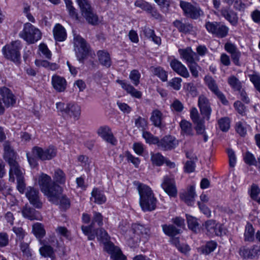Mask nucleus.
<instances>
[{"instance_id": "obj_56", "label": "nucleus", "mask_w": 260, "mask_h": 260, "mask_svg": "<svg viewBox=\"0 0 260 260\" xmlns=\"http://www.w3.org/2000/svg\"><path fill=\"white\" fill-rule=\"evenodd\" d=\"M141 76V75L139 71L138 70L135 69L131 71L129 78L134 85L137 86L140 84Z\"/></svg>"}, {"instance_id": "obj_38", "label": "nucleus", "mask_w": 260, "mask_h": 260, "mask_svg": "<svg viewBox=\"0 0 260 260\" xmlns=\"http://www.w3.org/2000/svg\"><path fill=\"white\" fill-rule=\"evenodd\" d=\"M32 230L35 236L40 241L45 237L46 233L43 224L40 222L35 223L32 226Z\"/></svg>"}, {"instance_id": "obj_17", "label": "nucleus", "mask_w": 260, "mask_h": 260, "mask_svg": "<svg viewBox=\"0 0 260 260\" xmlns=\"http://www.w3.org/2000/svg\"><path fill=\"white\" fill-rule=\"evenodd\" d=\"M178 144V141L175 136L167 135L159 139L157 147L163 151H170L176 148Z\"/></svg>"}, {"instance_id": "obj_33", "label": "nucleus", "mask_w": 260, "mask_h": 260, "mask_svg": "<svg viewBox=\"0 0 260 260\" xmlns=\"http://www.w3.org/2000/svg\"><path fill=\"white\" fill-rule=\"evenodd\" d=\"M91 196L94 199V203L98 205H103L107 202V197L104 192L96 187L92 188Z\"/></svg>"}, {"instance_id": "obj_55", "label": "nucleus", "mask_w": 260, "mask_h": 260, "mask_svg": "<svg viewBox=\"0 0 260 260\" xmlns=\"http://www.w3.org/2000/svg\"><path fill=\"white\" fill-rule=\"evenodd\" d=\"M248 76L255 89L260 93V75L257 73H254L249 75Z\"/></svg>"}, {"instance_id": "obj_23", "label": "nucleus", "mask_w": 260, "mask_h": 260, "mask_svg": "<svg viewBox=\"0 0 260 260\" xmlns=\"http://www.w3.org/2000/svg\"><path fill=\"white\" fill-rule=\"evenodd\" d=\"M4 154L3 158L9 165L14 164L17 162V153L11 146L9 141H6L3 144Z\"/></svg>"}, {"instance_id": "obj_21", "label": "nucleus", "mask_w": 260, "mask_h": 260, "mask_svg": "<svg viewBox=\"0 0 260 260\" xmlns=\"http://www.w3.org/2000/svg\"><path fill=\"white\" fill-rule=\"evenodd\" d=\"M96 133L99 137L106 142L113 145L117 144V140L114 137L111 128L108 125H105L100 126Z\"/></svg>"}, {"instance_id": "obj_35", "label": "nucleus", "mask_w": 260, "mask_h": 260, "mask_svg": "<svg viewBox=\"0 0 260 260\" xmlns=\"http://www.w3.org/2000/svg\"><path fill=\"white\" fill-rule=\"evenodd\" d=\"M255 229L250 222L247 221L245 226L244 240L245 242H253L255 240Z\"/></svg>"}, {"instance_id": "obj_50", "label": "nucleus", "mask_w": 260, "mask_h": 260, "mask_svg": "<svg viewBox=\"0 0 260 260\" xmlns=\"http://www.w3.org/2000/svg\"><path fill=\"white\" fill-rule=\"evenodd\" d=\"M248 193L252 201L256 199L260 194L259 187L257 184L252 183L248 189Z\"/></svg>"}, {"instance_id": "obj_47", "label": "nucleus", "mask_w": 260, "mask_h": 260, "mask_svg": "<svg viewBox=\"0 0 260 260\" xmlns=\"http://www.w3.org/2000/svg\"><path fill=\"white\" fill-rule=\"evenodd\" d=\"M183 89L192 97H196L198 94L197 87L192 82L185 83L183 84Z\"/></svg>"}, {"instance_id": "obj_64", "label": "nucleus", "mask_w": 260, "mask_h": 260, "mask_svg": "<svg viewBox=\"0 0 260 260\" xmlns=\"http://www.w3.org/2000/svg\"><path fill=\"white\" fill-rule=\"evenodd\" d=\"M110 255L113 260H126V256L123 254L121 250L119 247Z\"/></svg>"}, {"instance_id": "obj_9", "label": "nucleus", "mask_w": 260, "mask_h": 260, "mask_svg": "<svg viewBox=\"0 0 260 260\" xmlns=\"http://www.w3.org/2000/svg\"><path fill=\"white\" fill-rule=\"evenodd\" d=\"M76 43L79 46H77L75 49L76 56L80 63H83L84 60L89 55L91 51L90 45L81 36L78 35L75 38Z\"/></svg>"}, {"instance_id": "obj_57", "label": "nucleus", "mask_w": 260, "mask_h": 260, "mask_svg": "<svg viewBox=\"0 0 260 260\" xmlns=\"http://www.w3.org/2000/svg\"><path fill=\"white\" fill-rule=\"evenodd\" d=\"M256 158L254 154L249 151H246L243 156V161L247 165L252 166L255 165Z\"/></svg>"}, {"instance_id": "obj_42", "label": "nucleus", "mask_w": 260, "mask_h": 260, "mask_svg": "<svg viewBox=\"0 0 260 260\" xmlns=\"http://www.w3.org/2000/svg\"><path fill=\"white\" fill-rule=\"evenodd\" d=\"M165 157L160 152L151 154L150 160L154 166L161 167L164 165Z\"/></svg>"}, {"instance_id": "obj_48", "label": "nucleus", "mask_w": 260, "mask_h": 260, "mask_svg": "<svg viewBox=\"0 0 260 260\" xmlns=\"http://www.w3.org/2000/svg\"><path fill=\"white\" fill-rule=\"evenodd\" d=\"M228 83L232 88L235 90H240L242 88L241 83L234 75H232L228 78Z\"/></svg>"}, {"instance_id": "obj_36", "label": "nucleus", "mask_w": 260, "mask_h": 260, "mask_svg": "<svg viewBox=\"0 0 260 260\" xmlns=\"http://www.w3.org/2000/svg\"><path fill=\"white\" fill-rule=\"evenodd\" d=\"M178 52L181 58L185 60L187 64L195 60L193 56L196 53L190 47H187L185 49H179Z\"/></svg>"}, {"instance_id": "obj_41", "label": "nucleus", "mask_w": 260, "mask_h": 260, "mask_svg": "<svg viewBox=\"0 0 260 260\" xmlns=\"http://www.w3.org/2000/svg\"><path fill=\"white\" fill-rule=\"evenodd\" d=\"M151 71L154 75L157 77L162 82L167 81L168 77V72L165 71L162 67L157 66L153 67Z\"/></svg>"}, {"instance_id": "obj_44", "label": "nucleus", "mask_w": 260, "mask_h": 260, "mask_svg": "<svg viewBox=\"0 0 260 260\" xmlns=\"http://www.w3.org/2000/svg\"><path fill=\"white\" fill-rule=\"evenodd\" d=\"M142 137L145 139L146 143L150 145H156L157 146L159 142L158 137L154 136L150 132L144 131L142 133Z\"/></svg>"}, {"instance_id": "obj_27", "label": "nucleus", "mask_w": 260, "mask_h": 260, "mask_svg": "<svg viewBox=\"0 0 260 260\" xmlns=\"http://www.w3.org/2000/svg\"><path fill=\"white\" fill-rule=\"evenodd\" d=\"M51 84L56 92H62L67 88V81L63 77L54 74L51 77Z\"/></svg>"}, {"instance_id": "obj_58", "label": "nucleus", "mask_w": 260, "mask_h": 260, "mask_svg": "<svg viewBox=\"0 0 260 260\" xmlns=\"http://www.w3.org/2000/svg\"><path fill=\"white\" fill-rule=\"evenodd\" d=\"M40 243H47V244L50 245L52 247L55 246L58 247L59 245L58 241L54 233L51 235H49L45 240H41Z\"/></svg>"}, {"instance_id": "obj_34", "label": "nucleus", "mask_w": 260, "mask_h": 260, "mask_svg": "<svg viewBox=\"0 0 260 260\" xmlns=\"http://www.w3.org/2000/svg\"><path fill=\"white\" fill-rule=\"evenodd\" d=\"M161 226L164 234L170 238L177 236L181 233V230L172 224H164Z\"/></svg>"}, {"instance_id": "obj_63", "label": "nucleus", "mask_w": 260, "mask_h": 260, "mask_svg": "<svg viewBox=\"0 0 260 260\" xmlns=\"http://www.w3.org/2000/svg\"><path fill=\"white\" fill-rule=\"evenodd\" d=\"M182 79L180 77L173 78L169 83V85L174 90H179L181 87Z\"/></svg>"}, {"instance_id": "obj_28", "label": "nucleus", "mask_w": 260, "mask_h": 260, "mask_svg": "<svg viewBox=\"0 0 260 260\" xmlns=\"http://www.w3.org/2000/svg\"><path fill=\"white\" fill-rule=\"evenodd\" d=\"M42 245L39 248V252L40 255L44 258H50L51 260H55V250L47 243H40Z\"/></svg>"}, {"instance_id": "obj_22", "label": "nucleus", "mask_w": 260, "mask_h": 260, "mask_svg": "<svg viewBox=\"0 0 260 260\" xmlns=\"http://www.w3.org/2000/svg\"><path fill=\"white\" fill-rule=\"evenodd\" d=\"M87 237L88 240L93 241L96 237L98 241L101 243H104L110 240V237L108 232L103 228H96L91 231L90 234L84 235Z\"/></svg>"}, {"instance_id": "obj_12", "label": "nucleus", "mask_w": 260, "mask_h": 260, "mask_svg": "<svg viewBox=\"0 0 260 260\" xmlns=\"http://www.w3.org/2000/svg\"><path fill=\"white\" fill-rule=\"evenodd\" d=\"M204 81L208 89L217 96L223 105L228 106L229 104V101L226 99L225 95L219 90L216 81L211 76L206 75Z\"/></svg>"}, {"instance_id": "obj_40", "label": "nucleus", "mask_w": 260, "mask_h": 260, "mask_svg": "<svg viewBox=\"0 0 260 260\" xmlns=\"http://www.w3.org/2000/svg\"><path fill=\"white\" fill-rule=\"evenodd\" d=\"M231 119L228 116L220 118L217 120V124L219 129L222 132H228L231 127Z\"/></svg>"}, {"instance_id": "obj_3", "label": "nucleus", "mask_w": 260, "mask_h": 260, "mask_svg": "<svg viewBox=\"0 0 260 260\" xmlns=\"http://www.w3.org/2000/svg\"><path fill=\"white\" fill-rule=\"evenodd\" d=\"M56 108L59 116L64 119L73 118L75 121L79 119L81 115V107L75 103L57 102Z\"/></svg>"}, {"instance_id": "obj_45", "label": "nucleus", "mask_w": 260, "mask_h": 260, "mask_svg": "<svg viewBox=\"0 0 260 260\" xmlns=\"http://www.w3.org/2000/svg\"><path fill=\"white\" fill-rule=\"evenodd\" d=\"M124 154L128 163H132L135 168L139 167L141 161L139 157L135 156L128 150L125 151Z\"/></svg>"}, {"instance_id": "obj_10", "label": "nucleus", "mask_w": 260, "mask_h": 260, "mask_svg": "<svg viewBox=\"0 0 260 260\" xmlns=\"http://www.w3.org/2000/svg\"><path fill=\"white\" fill-rule=\"evenodd\" d=\"M57 152V149L52 145H49L45 149L35 146L31 149L32 154L36 156L42 161L51 160L56 156Z\"/></svg>"}, {"instance_id": "obj_15", "label": "nucleus", "mask_w": 260, "mask_h": 260, "mask_svg": "<svg viewBox=\"0 0 260 260\" xmlns=\"http://www.w3.org/2000/svg\"><path fill=\"white\" fill-rule=\"evenodd\" d=\"M104 225V216L102 214L98 211L93 212V216L91 222L88 225H82L81 226V231L84 235L90 234L91 231L96 229L95 225L101 228Z\"/></svg>"}, {"instance_id": "obj_8", "label": "nucleus", "mask_w": 260, "mask_h": 260, "mask_svg": "<svg viewBox=\"0 0 260 260\" xmlns=\"http://www.w3.org/2000/svg\"><path fill=\"white\" fill-rule=\"evenodd\" d=\"M82 16L87 22L92 25H96L99 23L98 15L93 12V9L88 0H76Z\"/></svg>"}, {"instance_id": "obj_59", "label": "nucleus", "mask_w": 260, "mask_h": 260, "mask_svg": "<svg viewBox=\"0 0 260 260\" xmlns=\"http://www.w3.org/2000/svg\"><path fill=\"white\" fill-rule=\"evenodd\" d=\"M226 153L229 157V166L231 168L235 167L237 162V157L235 151L232 148H228Z\"/></svg>"}, {"instance_id": "obj_39", "label": "nucleus", "mask_w": 260, "mask_h": 260, "mask_svg": "<svg viewBox=\"0 0 260 260\" xmlns=\"http://www.w3.org/2000/svg\"><path fill=\"white\" fill-rule=\"evenodd\" d=\"M9 166L10 167L9 171L10 179L13 178V180H14L13 175H16L17 180H19L20 179H24L22 172L20 168L18 162H16L14 164H12Z\"/></svg>"}, {"instance_id": "obj_62", "label": "nucleus", "mask_w": 260, "mask_h": 260, "mask_svg": "<svg viewBox=\"0 0 260 260\" xmlns=\"http://www.w3.org/2000/svg\"><path fill=\"white\" fill-rule=\"evenodd\" d=\"M187 64L190 70L191 75L194 78L198 77L199 71L198 70V68H200V66L198 65V63L195 60H194Z\"/></svg>"}, {"instance_id": "obj_30", "label": "nucleus", "mask_w": 260, "mask_h": 260, "mask_svg": "<svg viewBox=\"0 0 260 260\" xmlns=\"http://www.w3.org/2000/svg\"><path fill=\"white\" fill-rule=\"evenodd\" d=\"M100 64L107 68L112 65V60L109 53L105 50H100L96 52Z\"/></svg>"}, {"instance_id": "obj_11", "label": "nucleus", "mask_w": 260, "mask_h": 260, "mask_svg": "<svg viewBox=\"0 0 260 260\" xmlns=\"http://www.w3.org/2000/svg\"><path fill=\"white\" fill-rule=\"evenodd\" d=\"M222 2L228 6L222 7L219 12L221 16L228 21L231 25L236 26L237 25L239 20L238 14L230 7L234 0H222Z\"/></svg>"}, {"instance_id": "obj_31", "label": "nucleus", "mask_w": 260, "mask_h": 260, "mask_svg": "<svg viewBox=\"0 0 260 260\" xmlns=\"http://www.w3.org/2000/svg\"><path fill=\"white\" fill-rule=\"evenodd\" d=\"M173 25L177 28L178 31L184 34H191L193 31V25L189 23H183L181 20L176 19L173 23Z\"/></svg>"}, {"instance_id": "obj_60", "label": "nucleus", "mask_w": 260, "mask_h": 260, "mask_svg": "<svg viewBox=\"0 0 260 260\" xmlns=\"http://www.w3.org/2000/svg\"><path fill=\"white\" fill-rule=\"evenodd\" d=\"M12 230L15 234L17 240L20 242L23 241L26 233L22 227L14 226Z\"/></svg>"}, {"instance_id": "obj_16", "label": "nucleus", "mask_w": 260, "mask_h": 260, "mask_svg": "<svg viewBox=\"0 0 260 260\" xmlns=\"http://www.w3.org/2000/svg\"><path fill=\"white\" fill-rule=\"evenodd\" d=\"M161 187L170 198L177 197L178 190L174 178L167 175L164 176Z\"/></svg>"}, {"instance_id": "obj_43", "label": "nucleus", "mask_w": 260, "mask_h": 260, "mask_svg": "<svg viewBox=\"0 0 260 260\" xmlns=\"http://www.w3.org/2000/svg\"><path fill=\"white\" fill-rule=\"evenodd\" d=\"M186 218L188 229L193 232H197L199 226L197 218L188 214H186Z\"/></svg>"}, {"instance_id": "obj_37", "label": "nucleus", "mask_w": 260, "mask_h": 260, "mask_svg": "<svg viewBox=\"0 0 260 260\" xmlns=\"http://www.w3.org/2000/svg\"><path fill=\"white\" fill-rule=\"evenodd\" d=\"M162 112L158 109H154L151 113L150 120L154 126L161 128L162 127Z\"/></svg>"}, {"instance_id": "obj_54", "label": "nucleus", "mask_w": 260, "mask_h": 260, "mask_svg": "<svg viewBox=\"0 0 260 260\" xmlns=\"http://www.w3.org/2000/svg\"><path fill=\"white\" fill-rule=\"evenodd\" d=\"M236 132L241 137H245L247 135V128L242 121H238L235 125Z\"/></svg>"}, {"instance_id": "obj_14", "label": "nucleus", "mask_w": 260, "mask_h": 260, "mask_svg": "<svg viewBox=\"0 0 260 260\" xmlns=\"http://www.w3.org/2000/svg\"><path fill=\"white\" fill-rule=\"evenodd\" d=\"M205 227L207 234L210 236L221 237L225 234L223 224L215 220H207L205 223Z\"/></svg>"}, {"instance_id": "obj_61", "label": "nucleus", "mask_w": 260, "mask_h": 260, "mask_svg": "<svg viewBox=\"0 0 260 260\" xmlns=\"http://www.w3.org/2000/svg\"><path fill=\"white\" fill-rule=\"evenodd\" d=\"M103 244L104 245V250L110 255L118 247L115 246L110 240L107 241L103 243Z\"/></svg>"}, {"instance_id": "obj_26", "label": "nucleus", "mask_w": 260, "mask_h": 260, "mask_svg": "<svg viewBox=\"0 0 260 260\" xmlns=\"http://www.w3.org/2000/svg\"><path fill=\"white\" fill-rule=\"evenodd\" d=\"M116 82L120 84L121 88L132 97L138 99L142 98V92L136 89L133 85L128 83L126 80L117 79Z\"/></svg>"}, {"instance_id": "obj_5", "label": "nucleus", "mask_w": 260, "mask_h": 260, "mask_svg": "<svg viewBox=\"0 0 260 260\" xmlns=\"http://www.w3.org/2000/svg\"><path fill=\"white\" fill-rule=\"evenodd\" d=\"M19 36L28 44H34L41 39L42 34L38 27L29 22H26L24 24Z\"/></svg>"}, {"instance_id": "obj_4", "label": "nucleus", "mask_w": 260, "mask_h": 260, "mask_svg": "<svg viewBox=\"0 0 260 260\" xmlns=\"http://www.w3.org/2000/svg\"><path fill=\"white\" fill-rule=\"evenodd\" d=\"M21 42L19 40L12 41L10 44L5 45L2 48V53L5 58L13 61L15 64L21 61Z\"/></svg>"}, {"instance_id": "obj_52", "label": "nucleus", "mask_w": 260, "mask_h": 260, "mask_svg": "<svg viewBox=\"0 0 260 260\" xmlns=\"http://www.w3.org/2000/svg\"><path fill=\"white\" fill-rule=\"evenodd\" d=\"M135 124L138 129L143 132L146 131V129L147 128L148 122L145 118L139 116L135 119Z\"/></svg>"}, {"instance_id": "obj_24", "label": "nucleus", "mask_w": 260, "mask_h": 260, "mask_svg": "<svg viewBox=\"0 0 260 260\" xmlns=\"http://www.w3.org/2000/svg\"><path fill=\"white\" fill-rule=\"evenodd\" d=\"M179 195L180 200L188 206H191L193 203L196 196L195 186L193 185L188 186L186 190H183L180 191Z\"/></svg>"}, {"instance_id": "obj_7", "label": "nucleus", "mask_w": 260, "mask_h": 260, "mask_svg": "<svg viewBox=\"0 0 260 260\" xmlns=\"http://www.w3.org/2000/svg\"><path fill=\"white\" fill-rule=\"evenodd\" d=\"M204 27L207 32L217 38L222 39L229 35V27L224 22L206 21Z\"/></svg>"}, {"instance_id": "obj_18", "label": "nucleus", "mask_w": 260, "mask_h": 260, "mask_svg": "<svg viewBox=\"0 0 260 260\" xmlns=\"http://www.w3.org/2000/svg\"><path fill=\"white\" fill-rule=\"evenodd\" d=\"M239 254L243 259H254L260 255V245L253 244L250 247L242 246L239 248Z\"/></svg>"}, {"instance_id": "obj_51", "label": "nucleus", "mask_w": 260, "mask_h": 260, "mask_svg": "<svg viewBox=\"0 0 260 260\" xmlns=\"http://www.w3.org/2000/svg\"><path fill=\"white\" fill-rule=\"evenodd\" d=\"M59 207L63 211H67L71 207V201L66 194L59 196ZM58 200V199L57 200Z\"/></svg>"}, {"instance_id": "obj_1", "label": "nucleus", "mask_w": 260, "mask_h": 260, "mask_svg": "<svg viewBox=\"0 0 260 260\" xmlns=\"http://www.w3.org/2000/svg\"><path fill=\"white\" fill-rule=\"evenodd\" d=\"M54 181L47 174L42 173L38 177V184L41 192L50 202L57 201L63 192V188L60 185H64L66 181L64 172L60 169L54 172Z\"/></svg>"}, {"instance_id": "obj_13", "label": "nucleus", "mask_w": 260, "mask_h": 260, "mask_svg": "<svg viewBox=\"0 0 260 260\" xmlns=\"http://www.w3.org/2000/svg\"><path fill=\"white\" fill-rule=\"evenodd\" d=\"M180 7L182 9L184 15L192 19H198L203 13L199 7H196L187 2L180 1Z\"/></svg>"}, {"instance_id": "obj_32", "label": "nucleus", "mask_w": 260, "mask_h": 260, "mask_svg": "<svg viewBox=\"0 0 260 260\" xmlns=\"http://www.w3.org/2000/svg\"><path fill=\"white\" fill-rule=\"evenodd\" d=\"M218 244L214 240L206 241L204 245H202L198 248V252L202 254L208 255L213 252L217 248Z\"/></svg>"}, {"instance_id": "obj_6", "label": "nucleus", "mask_w": 260, "mask_h": 260, "mask_svg": "<svg viewBox=\"0 0 260 260\" xmlns=\"http://www.w3.org/2000/svg\"><path fill=\"white\" fill-rule=\"evenodd\" d=\"M131 231L134 234V237L131 238L128 241L131 247H136L142 238L147 239L150 233V229L148 226L137 222L132 224Z\"/></svg>"}, {"instance_id": "obj_19", "label": "nucleus", "mask_w": 260, "mask_h": 260, "mask_svg": "<svg viewBox=\"0 0 260 260\" xmlns=\"http://www.w3.org/2000/svg\"><path fill=\"white\" fill-rule=\"evenodd\" d=\"M0 95L1 100L6 108L12 107L15 105L16 98L8 87L5 86L0 87Z\"/></svg>"}, {"instance_id": "obj_20", "label": "nucleus", "mask_w": 260, "mask_h": 260, "mask_svg": "<svg viewBox=\"0 0 260 260\" xmlns=\"http://www.w3.org/2000/svg\"><path fill=\"white\" fill-rule=\"evenodd\" d=\"M198 106L203 117L209 121L211 117L212 108L208 98L204 95H200L198 98Z\"/></svg>"}, {"instance_id": "obj_53", "label": "nucleus", "mask_w": 260, "mask_h": 260, "mask_svg": "<svg viewBox=\"0 0 260 260\" xmlns=\"http://www.w3.org/2000/svg\"><path fill=\"white\" fill-rule=\"evenodd\" d=\"M23 216L30 220H34L36 218V211L35 209L31 208H25L22 211Z\"/></svg>"}, {"instance_id": "obj_2", "label": "nucleus", "mask_w": 260, "mask_h": 260, "mask_svg": "<svg viewBox=\"0 0 260 260\" xmlns=\"http://www.w3.org/2000/svg\"><path fill=\"white\" fill-rule=\"evenodd\" d=\"M139 194V205L143 212H151L156 209L157 200L150 187L137 182Z\"/></svg>"}, {"instance_id": "obj_29", "label": "nucleus", "mask_w": 260, "mask_h": 260, "mask_svg": "<svg viewBox=\"0 0 260 260\" xmlns=\"http://www.w3.org/2000/svg\"><path fill=\"white\" fill-rule=\"evenodd\" d=\"M53 37L56 42H63L67 38L65 28L60 23H56L53 29Z\"/></svg>"}, {"instance_id": "obj_49", "label": "nucleus", "mask_w": 260, "mask_h": 260, "mask_svg": "<svg viewBox=\"0 0 260 260\" xmlns=\"http://www.w3.org/2000/svg\"><path fill=\"white\" fill-rule=\"evenodd\" d=\"M181 131L188 136H192V129L191 123L185 120H182L180 123Z\"/></svg>"}, {"instance_id": "obj_25", "label": "nucleus", "mask_w": 260, "mask_h": 260, "mask_svg": "<svg viewBox=\"0 0 260 260\" xmlns=\"http://www.w3.org/2000/svg\"><path fill=\"white\" fill-rule=\"evenodd\" d=\"M39 192L34 187L29 186L27 188L25 196L30 204L36 208L40 209L42 207V203L39 198Z\"/></svg>"}, {"instance_id": "obj_46", "label": "nucleus", "mask_w": 260, "mask_h": 260, "mask_svg": "<svg viewBox=\"0 0 260 260\" xmlns=\"http://www.w3.org/2000/svg\"><path fill=\"white\" fill-rule=\"evenodd\" d=\"M135 6L137 7L141 8L143 11L146 12L147 14L151 10L152 5L151 3L145 0H137L135 2Z\"/></svg>"}]
</instances>
